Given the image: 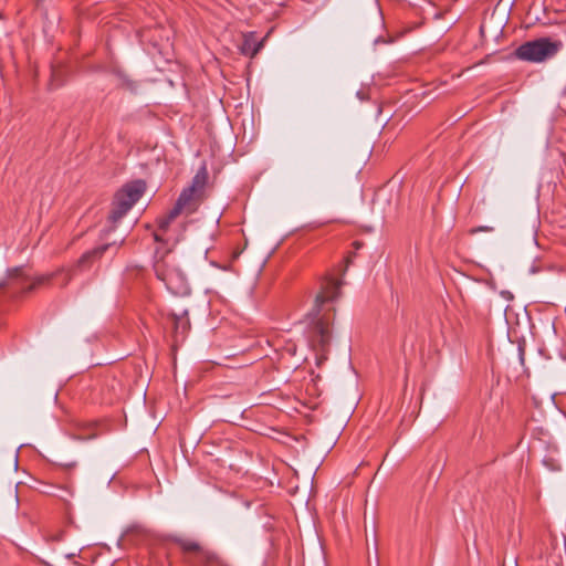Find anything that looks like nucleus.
Wrapping results in <instances>:
<instances>
[{"mask_svg": "<svg viewBox=\"0 0 566 566\" xmlns=\"http://www.w3.org/2000/svg\"><path fill=\"white\" fill-rule=\"evenodd\" d=\"M343 282L328 275L321 282L319 292L315 296L313 307V328L310 344L316 353V365L321 366L327 360L328 348L331 344L329 318L326 316L327 311L334 310L329 306L340 295V286Z\"/></svg>", "mask_w": 566, "mask_h": 566, "instance_id": "f257e3e1", "label": "nucleus"}, {"mask_svg": "<svg viewBox=\"0 0 566 566\" xmlns=\"http://www.w3.org/2000/svg\"><path fill=\"white\" fill-rule=\"evenodd\" d=\"M156 277L174 295L187 296L191 292L189 274L184 264V255L175 250L156 252L154 261Z\"/></svg>", "mask_w": 566, "mask_h": 566, "instance_id": "f03ea898", "label": "nucleus"}, {"mask_svg": "<svg viewBox=\"0 0 566 566\" xmlns=\"http://www.w3.org/2000/svg\"><path fill=\"white\" fill-rule=\"evenodd\" d=\"M208 172L206 167L200 168L191 180V185L185 188L174 208L169 213L160 219L159 229L165 232L169 227L170 222L175 220L180 213L190 214L197 209L198 201L202 195L205 186L207 184Z\"/></svg>", "mask_w": 566, "mask_h": 566, "instance_id": "7ed1b4c3", "label": "nucleus"}, {"mask_svg": "<svg viewBox=\"0 0 566 566\" xmlns=\"http://www.w3.org/2000/svg\"><path fill=\"white\" fill-rule=\"evenodd\" d=\"M563 46L564 44L560 40L553 41L549 38H539L520 45L515 51V55L522 61L542 63L554 57Z\"/></svg>", "mask_w": 566, "mask_h": 566, "instance_id": "20e7f679", "label": "nucleus"}, {"mask_svg": "<svg viewBox=\"0 0 566 566\" xmlns=\"http://www.w3.org/2000/svg\"><path fill=\"white\" fill-rule=\"evenodd\" d=\"M145 189L146 185L143 180H135L125 185L119 191H117L108 217L109 221L112 223L119 221L140 199Z\"/></svg>", "mask_w": 566, "mask_h": 566, "instance_id": "39448f33", "label": "nucleus"}, {"mask_svg": "<svg viewBox=\"0 0 566 566\" xmlns=\"http://www.w3.org/2000/svg\"><path fill=\"white\" fill-rule=\"evenodd\" d=\"M171 541L185 553L195 555L192 560L193 564L203 566H221L218 555L203 547L198 541L185 536H171Z\"/></svg>", "mask_w": 566, "mask_h": 566, "instance_id": "423d86ee", "label": "nucleus"}, {"mask_svg": "<svg viewBox=\"0 0 566 566\" xmlns=\"http://www.w3.org/2000/svg\"><path fill=\"white\" fill-rule=\"evenodd\" d=\"M170 317L174 324L175 343L182 342L190 329L188 313L184 311L180 315L172 314Z\"/></svg>", "mask_w": 566, "mask_h": 566, "instance_id": "0eeeda50", "label": "nucleus"}, {"mask_svg": "<svg viewBox=\"0 0 566 566\" xmlns=\"http://www.w3.org/2000/svg\"><path fill=\"white\" fill-rule=\"evenodd\" d=\"M115 247V243H107L85 252L78 261L82 268H88L94 261L98 260L107 250Z\"/></svg>", "mask_w": 566, "mask_h": 566, "instance_id": "6e6552de", "label": "nucleus"}, {"mask_svg": "<svg viewBox=\"0 0 566 566\" xmlns=\"http://www.w3.org/2000/svg\"><path fill=\"white\" fill-rule=\"evenodd\" d=\"M262 42H255L253 34H245L241 44V52L244 55L253 57L261 49Z\"/></svg>", "mask_w": 566, "mask_h": 566, "instance_id": "1a4fd4ad", "label": "nucleus"}, {"mask_svg": "<svg viewBox=\"0 0 566 566\" xmlns=\"http://www.w3.org/2000/svg\"><path fill=\"white\" fill-rule=\"evenodd\" d=\"M8 502L11 510H17L18 507V493L15 488H10L8 491Z\"/></svg>", "mask_w": 566, "mask_h": 566, "instance_id": "9d476101", "label": "nucleus"}, {"mask_svg": "<svg viewBox=\"0 0 566 566\" xmlns=\"http://www.w3.org/2000/svg\"><path fill=\"white\" fill-rule=\"evenodd\" d=\"M494 230L493 227H488V226H482V227H478V228H473L470 230V233L471 234H475L480 231H484V232H492Z\"/></svg>", "mask_w": 566, "mask_h": 566, "instance_id": "9b49d317", "label": "nucleus"}, {"mask_svg": "<svg viewBox=\"0 0 566 566\" xmlns=\"http://www.w3.org/2000/svg\"><path fill=\"white\" fill-rule=\"evenodd\" d=\"M155 240H156V241H160V240H161V237H160L158 233H156V234H155Z\"/></svg>", "mask_w": 566, "mask_h": 566, "instance_id": "f8f14e48", "label": "nucleus"}]
</instances>
